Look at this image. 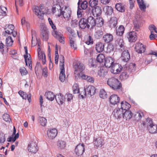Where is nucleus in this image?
<instances>
[{
	"mask_svg": "<svg viewBox=\"0 0 157 157\" xmlns=\"http://www.w3.org/2000/svg\"><path fill=\"white\" fill-rule=\"evenodd\" d=\"M86 20L88 25V29H89L90 26H91V28H93L95 26V19L93 17L89 16Z\"/></svg>",
	"mask_w": 157,
	"mask_h": 157,
	"instance_id": "f3484780",
	"label": "nucleus"
},
{
	"mask_svg": "<svg viewBox=\"0 0 157 157\" xmlns=\"http://www.w3.org/2000/svg\"><path fill=\"white\" fill-rule=\"evenodd\" d=\"M56 50L55 51V62L56 64H58V62L59 55L58 53V50L57 49V46L56 47Z\"/></svg>",
	"mask_w": 157,
	"mask_h": 157,
	"instance_id": "680f3d73",
	"label": "nucleus"
},
{
	"mask_svg": "<svg viewBox=\"0 0 157 157\" xmlns=\"http://www.w3.org/2000/svg\"><path fill=\"white\" fill-rule=\"evenodd\" d=\"M95 26L98 27L102 26L104 23V20L102 17H99L97 18L95 20Z\"/></svg>",
	"mask_w": 157,
	"mask_h": 157,
	"instance_id": "c9c22d12",
	"label": "nucleus"
},
{
	"mask_svg": "<svg viewBox=\"0 0 157 157\" xmlns=\"http://www.w3.org/2000/svg\"><path fill=\"white\" fill-rule=\"evenodd\" d=\"M75 71H80L82 72L85 68L84 65L79 62H77L74 65Z\"/></svg>",
	"mask_w": 157,
	"mask_h": 157,
	"instance_id": "393cba45",
	"label": "nucleus"
},
{
	"mask_svg": "<svg viewBox=\"0 0 157 157\" xmlns=\"http://www.w3.org/2000/svg\"><path fill=\"white\" fill-rule=\"evenodd\" d=\"M122 117L126 120L130 119L132 116V113L131 111L128 110L123 112Z\"/></svg>",
	"mask_w": 157,
	"mask_h": 157,
	"instance_id": "72a5a7b5",
	"label": "nucleus"
},
{
	"mask_svg": "<svg viewBox=\"0 0 157 157\" xmlns=\"http://www.w3.org/2000/svg\"><path fill=\"white\" fill-rule=\"evenodd\" d=\"M75 38L72 37L70 36L69 41L71 46L74 48L75 49H76V47L75 46Z\"/></svg>",
	"mask_w": 157,
	"mask_h": 157,
	"instance_id": "13d9d810",
	"label": "nucleus"
},
{
	"mask_svg": "<svg viewBox=\"0 0 157 157\" xmlns=\"http://www.w3.org/2000/svg\"><path fill=\"white\" fill-rule=\"evenodd\" d=\"M41 34L44 41H47L48 39L49 31L45 25H43L41 28Z\"/></svg>",
	"mask_w": 157,
	"mask_h": 157,
	"instance_id": "20e7f679",
	"label": "nucleus"
},
{
	"mask_svg": "<svg viewBox=\"0 0 157 157\" xmlns=\"http://www.w3.org/2000/svg\"><path fill=\"white\" fill-rule=\"evenodd\" d=\"M78 10L77 14L78 16H81V13L82 12V10L86 9L88 7V3L87 2L84 0L82 1V0H79L78 3Z\"/></svg>",
	"mask_w": 157,
	"mask_h": 157,
	"instance_id": "f03ea898",
	"label": "nucleus"
},
{
	"mask_svg": "<svg viewBox=\"0 0 157 157\" xmlns=\"http://www.w3.org/2000/svg\"><path fill=\"white\" fill-rule=\"evenodd\" d=\"M33 10L39 18L41 19H43L44 13L41 12V8H39L38 6H34L33 7Z\"/></svg>",
	"mask_w": 157,
	"mask_h": 157,
	"instance_id": "4468645a",
	"label": "nucleus"
},
{
	"mask_svg": "<svg viewBox=\"0 0 157 157\" xmlns=\"http://www.w3.org/2000/svg\"><path fill=\"white\" fill-rule=\"evenodd\" d=\"M103 39L105 42L107 43H110L113 40V36L111 34L106 33L103 36Z\"/></svg>",
	"mask_w": 157,
	"mask_h": 157,
	"instance_id": "7c9ffc66",
	"label": "nucleus"
},
{
	"mask_svg": "<svg viewBox=\"0 0 157 157\" xmlns=\"http://www.w3.org/2000/svg\"><path fill=\"white\" fill-rule=\"evenodd\" d=\"M124 30V27L121 25L119 27L116 29V35L119 36H121L123 34Z\"/></svg>",
	"mask_w": 157,
	"mask_h": 157,
	"instance_id": "58836bf2",
	"label": "nucleus"
},
{
	"mask_svg": "<svg viewBox=\"0 0 157 157\" xmlns=\"http://www.w3.org/2000/svg\"><path fill=\"white\" fill-rule=\"evenodd\" d=\"M71 11L67 7H65L64 10H63L62 15L64 18H67V19H69L71 17Z\"/></svg>",
	"mask_w": 157,
	"mask_h": 157,
	"instance_id": "c85d7f7f",
	"label": "nucleus"
},
{
	"mask_svg": "<svg viewBox=\"0 0 157 157\" xmlns=\"http://www.w3.org/2000/svg\"><path fill=\"white\" fill-rule=\"evenodd\" d=\"M95 49L98 52H102L104 50V45L102 43L98 42L95 45Z\"/></svg>",
	"mask_w": 157,
	"mask_h": 157,
	"instance_id": "cd10ccee",
	"label": "nucleus"
},
{
	"mask_svg": "<svg viewBox=\"0 0 157 157\" xmlns=\"http://www.w3.org/2000/svg\"><path fill=\"white\" fill-rule=\"evenodd\" d=\"M67 31L71 33L73 37L75 36L76 34L74 31L73 29L70 27H67Z\"/></svg>",
	"mask_w": 157,
	"mask_h": 157,
	"instance_id": "69168bd1",
	"label": "nucleus"
},
{
	"mask_svg": "<svg viewBox=\"0 0 157 157\" xmlns=\"http://www.w3.org/2000/svg\"><path fill=\"white\" fill-rule=\"evenodd\" d=\"M45 96L48 100L52 101L55 98L54 94L52 92L48 91L45 93Z\"/></svg>",
	"mask_w": 157,
	"mask_h": 157,
	"instance_id": "4c0bfd02",
	"label": "nucleus"
},
{
	"mask_svg": "<svg viewBox=\"0 0 157 157\" xmlns=\"http://www.w3.org/2000/svg\"><path fill=\"white\" fill-rule=\"evenodd\" d=\"M130 57V55L128 50H125L121 54V58L123 61L125 62H127L129 61Z\"/></svg>",
	"mask_w": 157,
	"mask_h": 157,
	"instance_id": "2eb2a0df",
	"label": "nucleus"
},
{
	"mask_svg": "<svg viewBox=\"0 0 157 157\" xmlns=\"http://www.w3.org/2000/svg\"><path fill=\"white\" fill-rule=\"evenodd\" d=\"M79 25L80 28L82 29H84L86 28H87L88 25L86 19L84 18L81 19L79 22Z\"/></svg>",
	"mask_w": 157,
	"mask_h": 157,
	"instance_id": "a878e982",
	"label": "nucleus"
},
{
	"mask_svg": "<svg viewBox=\"0 0 157 157\" xmlns=\"http://www.w3.org/2000/svg\"><path fill=\"white\" fill-rule=\"evenodd\" d=\"M85 151V145L83 144H79L77 145L75 149V152L78 156L82 155Z\"/></svg>",
	"mask_w": 157,
	"mask_h": 157,
	"instance_id": "1a4fd4ad",
	"label": "nucleus"
},
{
	"mask_svg": "<svg viewBox=\"0 0 157 157\" xmlns=\"http://www.w3.org/2000/svg\"><path fill=\"white\" fill-rule=\"evenodd\" d=\"M38 56L40 59H43L44 57V55H45V53L43 52L40 51V48H38Z\"/></svg>",
	"mask_w": 157,
	"mask_h": 157,
	"instance_id": "6e6d98bb",
	"label": "nucleus"
},
{
	"mask_svg": "<svg viewBox=\"0 0 157 157\" xmlns=\"http://www.w3.org/2000/svg\"><path fill=\"white\" fill-rule=\"evenodd\" d=\"M3 120L6 122H10L11 121V119L9 114L7 113L4 114L2 116Z\"/></svg>",
	"mask_w": 157,
	"mask_h": 157,
	"instance_id": "bf43d9fd",
	"label": "nucleus"
},
{
	"mask_svg": "<svg viewBox=\"0 0 157 157\" xmlns=\"http://www.w3.org/2000/svg\"><path fill=\"white\" fill-rule=\"evenodd\" d=\"M123 112L124 111L120 108H118L114 109L112 114L115 119H120L123 116Z\"/></svg>",
	"mask_w": 157,
	"mask_h": 157,
	"instance_id": "9b49d317",
	"label": "nucleus"
},
{
	"mask_svg": "<svg viewBox=\"0 0 157 157\" xmlns=\"http://www.w3.org/2000/svg\"><path fill=\"white\" fill-rule=\"evenodd\" d=\"M89 5L92 7H93L97 5L98 0H90L89 1Z\"/></svg>",
	"mask_w": 157,
	"mask_h": 157,
	"instance_id": "864d4df0",
	"label": "nucleus"
},
{
	"mask_svg": "<svg viewBox=\"0 0 157 157\" xmlns=\"http://www.w3.org/2000/svg\"><path fill=\"white\" fill-rule=\"evenodd\" d=\"M19 134L18 133H17V134H15V136L13 137L12 136H10L9 137L7 140V141L9 142H11V141L14 142L19 137Z\"/></svg>",
	"mask_w": 157,
	"mask_h": 157,
	"instance_id": "de8ad7c7",
	"label": "nucleus"
},
{
	"mask_svg": "<svg viewBox=\"0 0 157 157\" xmlns=\"http://www.w3.org/2000/svg\"><path fill=\"white\" fill-rule=\"evenodd\" d=\"M57 145L60 149H63L65 147V142L62 140L58 141Z\"/></svg>",
	"mask_w": 157,
	"mask_h": 157,
	"instance_id": "603ef678",
	"label": "nucleus"
},
{
	"mask_svg": "<svg viewBox=\"0 0 157 157\" xmlns=\"http://www.w3.org/2000/svg\"><path fill=\"white\" fill-rule=\"evenodd\" d=\"M52 35L60 43L63 44L64 43V38L63 35L60 32L54 30L52 32Z\"/></svg>",
	"mask_w": 157,
	"mask_h": 157,
	"instance_id": "39448f33",
	"label": "nucleus"
},
{
	"mask_svg": "<svg viewBox=\"0 0 157 157\" xmlns=\"http://www.w3.org/2000/svg\"><path fill=\"white\" fill-rule=\"evenodd\" d=\"M131 107V105L127 102L122 101L121 102V108H120L124 111L129 110Z\"/></svg>",
	"mask_w": 157,
	"mask_h": 157,
	"instance_id": "c756f323",
	"label": "nucleus"
},
{
	"mask_svg": "<svg viewBox=\"0 0 157 157\" xmlns=\"http://www.w3.org/2000/svg\"><path fill=\"white\" fill-rule=\"evenodd\" d=\"M136 33L134 31L130 32L128 33L127 37L130 42H134L136 40Z\"/></svg>",
	"mask_w": 157,
	"mask_h": 157,
	"instance_id": "a211bd4d",
	"label": "nucleus"
},
{
	"mask_svg": "<svg viewBox=\"0 0 157 157\" xmlns=\"http://www.w3.org/2000/svg\"><path fill=\"white\" fill-rule=\"evenodd\" d=\"M109 100L110 103L113 105L119 103V98L116 94H113L110 97Z\"/></svg>",
	"mask_w": 157,
	"mask_h": 157,
	"instance_id": "aec40b11",
	"label": "nucleus"
},
{
	"mask_svg": "<svg viewBox=\"0 0 157 157\" xmlns=\"http://www.w3.org/2000/svg\"><path fill=\"white\" fill-rule=\"evenodd\" d=\"M6 8L5 7H0V16H6Z\"/></svg>",
	"mask_w": 157,
	"mask_h": 157,
	"instance_id": "8fccbe9b",
	"label": "nucleus"
},
{
	"mask_svg": "<svg viewBox=\"0 0 157 157\" xmlns=\"http://www.w3.org/2000/svg\"><path fill=\"white\" fill-rule=\"evenodd\" d=\"M116 9L119 11L123 12L125 11V8L122 4L121 3H118L115 5Z\"/></svg>",
	"mask_w": 157,
	"mask_h": 157,
	"instance_id": "79ce46f5",
	"label": "nucleus"
},
{
	"mask_svg": "<svg viewBox=\"0 0 157 157\" xmlns=\"http://www.w3.org/2000/svg\"><path fill=\"white\" fill-rule=\"evenodd\" d=\"M28 148L29 152L34 153H36L38 149L36 142L33 141H31L29 144Z\"/></svg>",
	"mask_w": 157,
	"mask_h": 157,
	"instance_id": "6e6552de",
	"label": "nucleus"
},
{
	"mask_svg": "<svg viewBox=\"0 0 157 157\" xmlns=\"http://www.w3.org/2000/svg\"><path fill=\"white\" fill-rule=\"evenodd\" d=\"M107 83L110 87L114 90L120 89L122 86L118 80L113 77L109 78Z\"/></svg>",
	"mask_w": 157,
	"mask_h": 157,
	"instance_id": "f257e3e1",
	"label": "nucleus"
},
{
	"mask_svg": "<svg viewBox=\"0 0 157 157\" xmlns=\"http://www.w3.org/2000/svg\"><path fill=\"white\" fill-rule=\"evenodd\" d=\"M60 71L59 74V80L61 82H64L65 79L64 67L62 66V67H60Z\"/></svg>",
	"mask_w": 157,
	"mask_h": 157,
	"instance_id": "473e14b6",
	"label": "nucleus"
},
{
	"mask_svg": "<svg viewBox=\"0 0 157 157\" xmlns=\"http://www.w3.org/2000/svg\"><path fill=\"white\" fill-rule=\"evenodd\" d=\"M96 93V89L95 87L93 86H89L86 89L85 88L83 90V94H84L85 97L86 96V94L91 96L94 95Z\"/></svg>",
	"mask_w": 157,
	"mask_h": 157,
	"instance_id": "0eeeda50",
	"label": "nucleus"
},
{
	"mask_svg": "<svg viewBox=\"0 0 157 157\" xmlns=\"http://www.w3.org/2000/svg\"><path fill=\"white\" fill-rule=\"evenodd\" d=\"M114 46L111 44H109L108 45L107 48V53H110L111 52H113L114 50Z\"/></svg>",
	"mask_w": 157,
	"mask_h": 157,
	"instance_id": "09e8293b",
	"label": "nucleus"
},
{
	"mask_svg": "<svg viewBox=\"0 0 157 157\" xmlns=\"http://www.w3.org/2000/svg\"><path fill=\"white\" fill-rule=\"evenodd\" d=\"M114 59L111 57H107L104 61V65L106 67L110 68L113 64Z\"/></svg>",
	"mask_w": 157,
	"mask_h": 157,
	"instance_id": "dca6fc26",
	"label": "nucleus"
},
{
	"mask_svg": "<svg viewBox=\"0 0 157 157\" xmlns=\"http://www.w3.org/2000/svg\"><path fill=\"white\" fill-rule=\"evenodd\" d=\"M92 13L93 15L95 17L99 16L101 14L102 10L100 7L97 6L92 9Z\"/></svg>",
	"mask_w": 157,
	"mask_h": 157,
	"instance_id": "412c9836",
	"label": "nucleus"
},
{
	"mask_svg": "<svg viewBox=\"0 0 157 157\" xmlns=\"http://www.w3.org/2000/svg\"><path fill=\"white\" fill-rule=\"evenodd\" d=\"M48 21H49V23L51 26L53 30H55L56 29V26L53 23V22L52 21V19L50 18H48Z\"/></svg>",
	"mask_w": 157,
	"mask_h": 157,
	"instance_id": "774afa93",
	"label": "nucleus"
},
{
	"mask_svg": "<svg viewBox=\"0 0 157 157\" xmlns=\"http://www.w3.org/2000/svg\"><path fill=\"white\" fill-rule=\"evenodd\" d=\"M104 11L105 12V13L107 15H111L113 11V9L111 6H106L104 8Z\"/></svg>",
	"mask_w": 157,
	"mask_h": 157,
	"instance_id": "a19ab883",
	"label": "nucleus"
},
{
	"mask_svg": "<svg viewBox=\"0 0 157 157\" xmlns=\"http://www.w3.org/2000/svg\"><path fill=\"white\" fill-rule=\"evenodd\" d=\"M65 98V97L60 93L56 95L55 97V99L59 105H62L64 102Z\"/></svg>",
	"mask_w": 157,
	"mask_h": 157,
	"instance_id": "4be33fe9",
	"label": "nucleus"
},
{
	"mask_svg": "<svg viewBox=\"0 0 157 157\" xmlns=\"http://www.w3.org/2000/svg\"><path fill=\"white\" fill-rule=\"evenodd\" d=\"M59 61L60 63L59 64L60 67H62V66H63L64 67V57L62 55H60V56Z\"/></svg>",
	"mask_w": 157,
	"mask_h": 157,
	"instance_id": "e2e57ef3",
	"label": "nucleus"
},
{
	"mask_svg": "<svg viewBox=\"0 0 157 157\" xmlns=\"http://www.w3.org/2000/svg\"><path fill=\"white\" fill-rule=\"evenodd\" d=\"M18 93L23 99H26L27 98L29 101L30 100H31V96L30 94L28 95L26 93L22 90H20Z\"/></svg>",
	"mask_w": 157,
	"mask_h": 157,
	"instance_id": "e433bc0d",
	"label": "nucleus"
},
{
	"mask_svg": "<svg viewBox=\"0 0 157 157\" xmlns=\"http://www.w3.org/2000/svg\"><path fill=\"white\" fill-rule=\"evenodd\" d=\"M139 7L141 10L145 11L146 6L143 0H137Z\"/></svg>",
	"mask_w": 157,
	"mask_h": 157,
	"instance_id": "ea45409f",
	"label": "nucleus"
},
{
	"mask_svg": "<svg viewBox=\"0 0 157 157\" xmlns=\"http://www.w3.org/2000/svg\"><path fill=\"white\" fill-rule=\"evenodd\" d=\"M99 96L100 98L105 99L107 98V94L104 89H101L100 91Z\"/></svg>",
	"mask_w": 157,
	"mask_h": 157,
	"instance_id": "49530a36",
	"label": "nucleus"
},
{
	"mask_svg": "<svg viewBox=\"0 0 157 157\" xmlns=\"http://www.w3.org/2000/svg\"><path fill=\"white\" fill-rule=\"evenodd\" d=\"M144 115L143 113L141 111L138 112L135 114V116L136 117V119L137 121L140 120L142 116Z\"/></svg>",
	"mask_w": 157,
	"mask_h": 157,
	"instance_id": "4d7b16f0",
	"label": "nucleus"
},
{
	"mask_svg": "<svg viewBox=\"0 0 157 157\" xmlns=\"http://www.w3.org/2000/svg\"><path fill=\"white\" fill-rule=\"evenodd\" d=\"M79 76L81 77L82 79L85 80L89 82L93 83L94 82V78L82 74V72H80Z\"/></svg>",
	"mask_w": 157,
	"mask_h": 157,
	"instance_id": "5701e85b",
	"label": "nucleus"
},
{
	"mask_svg": "<svg viewBox=\"0 0 157 157\" xmlns=\"http://www.w3.org/2000/svg\"><path fill=\"white\" fill-rule=\"evenodd\" d=\"M107 72H105L103 70L100 69L98 71V75L100 77H104L106 74Z\"/></svg>",
	"mask_w": 157,
	"mask_h": 157,
	"instance_id": "052dcab7",
	"label": "nucleus"
},
{
	"mask_svg": "<svg viewBox=\"0 0 157 157\" xmlns=\"http://www.w3.org/2000/svg\"><path fill=\"white\" fill-rule=\"evenodd\" d=\"M39 120L40 123L41 125L43 126H45L47 123V120L45 118L40 117Z\"/></svg>",
	"mask_w": 157,
	"mask_h": 157,
	"instance_id": "5fc2aeb1",
	"label": "nucleus"
},
{
	"mask_svg": "<svg viewBox=\"0 0 157 157\" xmlns=\"http://www.w3.org/2000/svg\"><path fill=\"white\" fill-rule=\"evenodd\" d=\"M105 56L103 54H100L97 56V60L100 63H103L105 61Z\"/></svg>",
	"mask_w": 157,
	"mask_h": 157,
	"instance_id": "37998d69",
	"label": "nucleus"
},
{
	"mask_svg": "<svg viewBox=\"0 0 157 157\" xmlns=\"http://www.w3.org/2000/svg\"><path fill=\"white\" fill-rule=\"evenodd\" d=\"M111 67V71L114 74L120 73L122 69L121 65L117 63H113Z\"/></svg>",
	"mask_w": 157,
	"mask_h": 157,
	"instance_id": "9d476101",
	"label": "nucleus"
},
{
	"mask_svg": "<svg viewBox=\"0 0 157 157\" xmlns=\"http://www.w3.org/2000/svg\"><path fill=\"white\" fill-rule=\"evenodd\" d=\"M5 141V137L4 134L2 132H0V142L1 143H4Z\"/></svg>",
	"mask_w": 157,
	"mask_h": 157,
	"instance_id": "0e129e2a",
	"label": "nucleus"
},
{
	"mask_svg": "<svg viewBox=\"0 0 157 157\" xmlns=\"http://www.w3.org/2000/svg\"><path fill=\"white\" fill-rule=\"evenodd\" d=\"M57 134V130L56 128L48 130L47 131V135L48 137L51 139L54 138Z\"/></svg>",
	"mask_w": 157,
	"mask_h": 157,
	"instance_id": "6ab92c4d",
	"label": "nucleus"
},
{
	"mask_svg": "<svg viewBox=\"0 0 157 157\" xmlns=\"http://www.w3.org/2000/svg\"><path fill=\"white\" fill-rule=\"evenodd\" d=\"M117 19L115 17H113L110 18L108 22V24L111 27H114L117 24Z\"/></svg>",
	"mask_w": 157,
	"mask_h": 157,
	"instance_id": "f704fd0d",
	"label": "nucleus"
},
{
	"mask_svg": "<svg viewBox=\"0 0 157 157\" xmlns=\"http://www.w3.org/2000/svg\"><path fill=\"white\" fill-rule=\"evenodd\" d=\"M40 67V69L42 70V74L44 75L45 77H47V73H48V69L46 67H45L43 69H42V67L39 62H37L35 67V71L36 69H37V68Z\"/></svg>",
	"mask_w": 157,
	"mask_h": 157,
	"instance_id": "2f4dec72",
	"label": "nucleus"
},
{
	"mask_svg": "<svg viewBox=\"0 0 157 157\" xmlns=\"http://www.w3.org/2000/svg\"><path fill=\"white\" fill-rule=\"evenodd\" d=\"M103 35V32L101 30H97L94 34V36L97 39H99L102 37Z\"/></svg>",
	"mask_w": 157,
	"mask_h": 157,
	"instance_id": "a18cd8bd",
	"label": "nucleus"
},
{
	"mask_svg": "<svg viewBox=\"0 0 157 157\" xmlns=\"http://www.w3.org/2000/svg\"><path fill=\"white\" fill-rule=\"evenodd\" d=\"M96 61L95 60L92 59H90L89 60V65L93 67L95 66Z\"/></svg>",
	"mask_w": 157,
	"mask_h": 157,
	"instance_id": "338daca9",
	"label": "nucleus"
},
{
	"mask_svg": "<svg viewBox=\"0 0 157 157\" xmlns=\"http://www.w3.org/2000/svg\"><path fill=\"white\" fill-rule=\"evenodd\" d=\"M135 49L136 51L139 53L144 52L146 50L144 45L142 43L139 42L136 44Z\"/></svg>",
	"mask_w": 157,
	"mask_h": 157,
	"instance_id": "ddd939ff",
	"label": "nucleus"
},
{
	"mask_svg": "<svg viewBox=\"0 0 157 157\" xmlns=\"http://www.w3.org/2000/svg\"><path fill=\"white\" fill-rule=\"evenodd\" d=\"M146 122L147 125L150 127L149 129L150 133H157V126L153 124L152 120L151 118H147Z\"/></svg>",
	"mask_w": 157,
	"mask_h": 157,
	"instance_id": "7ed1b4c3",
	"label": "nucleus"
},
{
	"mask_svg": "<svg viewBox=\"0 0 157 157\" xmlns=\"http://www.w3.org/2000/svg\"><path fill=\"white\" fill-rule=\"evenodd\" d=\"M6 43L7 46H10L13 44V42L11 36L8 37L6 40Z\"/></svg>",
	"mask_w": 157,
	"mask_h": 157,
	"instance_id": "c03bdc74",
	"label": "nucleus"
},
{
	"mask_svg": "<svg viewBox=\"0 0 157 157\" xmlns=\"http://www.w3.org/2000/svg\"><path fill=\"white\" fill-rule=\"evenodd\" d=\"M104 140L100 137H98L94 139V143L97 147H101L103 145Z\"/></svg>",
	"mask_w": 157,
	"mask_h": 157,
	"instance_id": "b1692460",
	"label": "nucleus"
},
{
	"mask_svg": "<svg viewBox=\"0 0 157 157\" xmlns=\"http://www.w3.org/2000/svg\"><path fill=\"white\" fill-rule=\"evenodd\" d=\"M94 43L92 37L90 36H87V40L85 41V43L89 45L90 44H93Z\"/></svg>",
	"mask_w": 157,
	"mask_h": 157,
	"instance_id": "3c124183",
	"label": "nucleus"
},
{
	"mask_svg": "<svg viewBox=\"0 0 157 157\" xmlns=\"http://www.w3.org/2000/svg\"><path fill=\"white\" fill-rule=\"evenodd\" d=\"M134 28V29L136 31H139L140 30V26L142 25L141 21L140 19H136L133 21Z\"/></svg>",
	"mask_w": 157,
	"mask_h": 157,
	"instance_id": "bb28decb",
	"label": "nucleus"
},
{
	"mask_svg": "<svg viewBox=\"0 0 157 157\" xmlns=\"http://www.w3.org/2000/svg\"><path fill=\"white\" fill-rule=\"evenodd\" d=\"M8 29H10V30H7V29H5V31L3 32L2 33V35L4 36H7V34L8 35L12 34L13 36L15 37L17 35V32L16 31H13V30L14 29V26L13 25H9L8 26Z\"/></svg>",
	"mask_w": 157,
	"mask_h": 157,
	"instance_id": "423d86ee",
	"label": "nucleus"
},
{
	"mask_svg": "<svg viewBox=\"0 0 157 157\" xmlns=\"http://www.w3.org/2000/svg\"><path fill=\"white\" fill-rule=\"evenodd\" d=\"M63 8H61V6L58 4H54L52 8V12L53 13L57 11L58 12V16L60 17L62 14Z\"/></svg>",
	"mask_w": 157,
	"mask_h": 157,
	"instance_id": "f8f14e48",
	"label": "nucleus"
}]
</instances>
